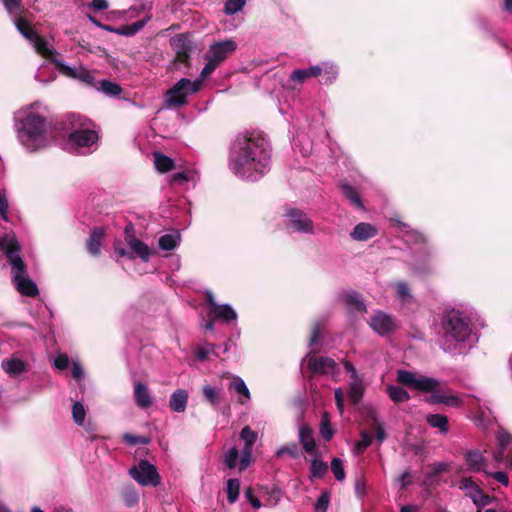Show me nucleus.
I'll list each match as a JSON object with an SVG mask.
<instances>
[{
	"label": "nucleus",
	"mask_w": 512,
	"mask_h": 512,
	"mask_svg": "<svg viewBox=\"0 0 512 512\" xmlns=\"http://www.w3.org/2000/svg\"><path fill=\"white\" fill-rule=\"evenodd\" d=\"M271 148L262 132L245 131L239 133L230 147L229 164L238 176L257 180L269 168Z\"/></svg>",
	"instance_id": "1"
},
{
	"label": "nucleus",
	"mask_w": 512,
	"mask_h": 512,
	"mask_svg": "<svg viewBox=\"0 0 512 512\" xmlns=\"http://www.w3.org/2000/svg\"><path fill=\"white\" fill-rule=\"evenodd\" d=\"M397 381L403 386L424 393H430L425 400L430 404H443L450 407H458L463 404V400L456 394L443 391L440 388V382L431 377L419 376L407 370L397 371Z\"/></svg>",
	"instance_id": "2"
},
{
	"label": "nucleus",
	"mask_w": 512,
	"mask_h": 512,
	"mask_svg": "<svg viewBox=\"0 0 512 512\" xmlns=\"http://www.w3.org/2000/svg\"><path fill=\"white\" fill-rule=\"evenodd\" d=\"M17 138L29 151L38 150L44 143L48 125L44 116L30 112L15 122Z\"/></svg>",
	"instance_id": "3"
},
{
	"label": "nucleus",
	"mask_w": 512,
	"mask_h": 512,
	"mask_svg": "<svg viewBox=\"0 0 512 512\" xmlns=\"http://www.w3.org/2000/svg\"><path fill=\"white\" fill-rule=\"evenodd\" d=\"M443 337L446 340L457 342L465 341L471 334V322L462 313L451 310L443 314L441 318Z\"/></svg>",
	"instance_id": "4"
},
{
	"label": "nucleus",
	"mask_w": 512,
	"mask_h": 512,
	"mask_svg": "<svg viewBox=\"0 0 512 512\" xmlns=\"http://www.w3.org/2000/svg\"><path fill=\"white\" fill-rule=\"evenodd\" d=\"M236 49L237 43L232 39L213 43L205 54L207 63L200 73L201 78L205 79L210 76Z\"/></svg>",
	"instance_id": "5"
},
{
	"label": "nucleus",
	"mask_w": 512,
	"mask_h": 512,
	"mask_svg": "<svg viewBox=\"0 0 512 512\" xmlns=\"http://www.w3.org/2000/svg\"><path fill=\"white\" fill-rule=\"evenodd\" d=\"M66 126L67 142L75 148L91 147L98 140V134L94 130L84 128L83 123L75 120V116L68 118Z\"/></svg>",
	"instance_id": "6"
},
{
	"label": "nucleus",
	"mask_w": 512,
	"mask_h": 512,
	"mask_svg": "<svg viewBox=\"0 0 512 512\" xmlns=\"http://www.w3.org/2000/svg\"><path fill=\"white\" fill-rule=\"evenodd\" d=\"M0 250L3 252L7 262L11 266L12 277L27 271V266L20 255L22 247L16 237H10L9 235L1 237Z\"/></svg>",
	"instance_id": "7"
},
{
	"label": "nucleus",
	"mask_w": 512,
	"mask_h": 512,
	"mask_svg": "<svg viewBox=\"0 0 512 512\" xmlns=\"http://www.w3.org/2000/svg\"><path fill=\"white\" fill-rule=\"evenodd\" d=\"M170 45L175 52V57L170 64V70H178L179 64L185 67H191V54L193 52V43L187 34H177L170 40Z\"/></svg>",
	"instance_id": "8"
},
{
	"label": "nucleus",
	"mask_w": 512,
	"mask_h": 512,
	"mask_svg": "<svg viewBox=\"0 0 512 512\" xmlns=\"http://www.w3.org/2000/svg\"><path fill=\"white\" fill-rule=\"evenodd\" d=\"M33 44L36 52L48 60L50 63L54 64L56 69L65 76H75V71L73 68L65 65L58 57L59 53L53 48H49L47 45V41L44 37L39 34L30 41Z\"/></svg>",
	"instance_id": "9"
},
{
	"label": "nucleus",
	"mask_w": 512,
	"mask_h": 512,
	"mask_svg": "<svg viewBox=\"0 0 512 512\" xmlns=\"http://www.w3.org/2000/svg\"><path fill=\"white\" fill-rule=\"evenodd\" d=\"M130 476L142 486H158L160 476L154 465L146 460H141L137 466L129 470Z\"/></svg>",
	"instance_id": "10"
},
{
	"label": "nucleus",
	"mask_w": 512,
	"mask_h": 512,
	"mask_svg": "<svg viewBox=\"0 0 512 512\" xmlns=\"http://www.w3.org/2000/svg\"><path fill=\"white\" fill-rule=\"evenodd\" d=\"M285 216L288 218L285 222L287 229L305 234L314 233V223L304 211L297 208H289Z\"/></svg>",
	"instance_id": "11"
},
{
	"label": "nucleus",
	"mask_w": 512,
	"mask_h": 512,
	"mask_svg": "<svg viewBox=\"0 0 512 512\" xmlns=\"http://www.w3.org/2000/svg\"><path fill=\"white\" fill-rule=\"evenodd\" d=\"M124 239L130 252H133L134 259L140 258L143 262H148L152 255V250L143 241L135 236V230L131 223L126 225L124 229Z\"/></svg>",
	"instance_id": "12"
},
{
	"label": "nucleus",
	"mask_w": 512,
	"mask_h": 512,
	"mask_svg": "<svg viewBox=\"0 0 512 512\" xmlns=\"http://www.w3.org/2000/svg\"><path fill=\"white\" fill-rule=\"evenodd\" d=\"M240 438L244 441V447L241 449L240 471H245L252 461L253 445L255 444L257 432L245 426L240 432Z\"/></svg>",
	"instance_id": "13"
},
{
	"label": "nucleus",
	"mask_w": 512,
	"mask_h": 512,
	"mask_svg": "<svg viewBox=\"0 0 512 512\" xmlns=\"http://www.w3.org/2000/svg\"><path fill=\"white\" fill-rule=\"evenodd\" d=\"M189 84V79L182 78L172 88L167 90L165 101L169 107H180L186 104L189 94L187 86Z\"/></svg>",
	"instance_id": "14"
},
{
	"label": "nucleus",
	"mask_w": 512,
	"mask_h": 512,
	"mask_svg": "<svg viewBox=\"0 0 512 512\" xmlns=\"http://www.w3.org/2000/svg\"><path fill=\"white\" fill-rule=\"evenodd\" d=\"M307 367L312 374L326 375L333 373L337 367V363L331 357L307 355Z\"/></svg>",
	"instance_id": "15"
},
{
	"label": "nucleus",
	"mask_w": 512,
	"mask_h": 512,
	"mask_svg": "<svg viewBox=\"0 0 512 512\" xmlns=\"http://www.w3.org/2000/svg\"><path fill=\"white\" fill-rule=\"evenodd\" d=\"M460 487L466 491V494L478 507H484L491 501V497L485 494L483 490L471 478L461 479Z\"/></svg>",
	"instance_id": "16"
},
{
	"label": "nucleus",
	"mask_w": 512,
	"mask_h": 512,
	"mask_svg": "<svg viewBox=\"0 0 512 512\" xmlns=\"http://www.w3.org/2000/svg\"><path fill=\"white\" fill-rule=\"evenodd\" d=\"M498 442V450L494 453L493 458L497 463L507 462L512 453V435L506 430L499 429L496 434Z\"/></svg>",
	"instance_id": "17"
},
{
	"label": "nucleus",
	"mask_w": 512,
	"mask_h": 512,
	"mask_svg": "<svg viewBox=\"0 0 512 512\" xmlns=\"http://www.w3.org/2000/svg\"><path fill=\"white\" fill-rule=\"evenodd\" d=\"M12 283L23 296L36 297L39 294L36 283L29 277L27 271L12 277Z\"/></svg>",
	"instance_id": "18"
},
{
	"label": "nucleus",
	"mask_w": 512,
	"mask_h": 512,
	"mask_svg": "<svg viewBox=\"0 0 512 512\" xmlns=\"http://www.w3.org/2000/svg\"><path fill=\"white\" fill-rule=\"evenodd\" d=\"M370 326L381 336L389 335L396 327L394 319L383 312H378L371 318Z\"/></svg>",
	"instance_id": "19"
},
{
	"label": "nucleus",
	"mask_w": 512,
	"mask_h": 512,
	"mask_svg": "<svg viewBox=\"0 0 512 512\" xmlns=\"http://www.w3.org/2000/svg\"><path fill=\"white\" fill-rule=\"evenodd\" d=\"M299 442L302 448L311 456H317L318 449L313 430L307 425H301L298 431Z\"/></svg>",
	"instance_id": "20"
},
{
	"label": "nucleus",
	"mask_w": 512,
	"mask_h": 512,
	"mask_svg": "<svg viewBox=\"0 0 512 512\" xmlns=\"http://www.w3.org/2000/svg\"><path fill=\"white\" fill-rule=\"evenodd\" d=\"M105 236L103 227H94L91 229L90 236L86 241V248L90 255L98 256L101 253V245Z\"/></svg>",
	"instance_id": "21"
},
{
	"label": "nucleus",
	"mask_w": 512,
	"mask_h": 512,
	"mask_svg": "<svg viewBox=\"0 0 512 512\" xmlns=\"http://www.w3.org/2000/svg\"><path fill=\"white\" fill-rule=\"evenodd\" d=\"M377 234V229L370 223H358L350 233V236L356 241H367Z\"/></svg>",
	"instance_id": "22"
},
{
	"label": "nucleus",
	"mask_w": 512,
	"mask_h": 512,
	"mask_svg": "<svg viewBox=\"0 0 512 512\" xmlns=\"http://www.w3.org/2000/svg\"><path fill=\"white\" fill-rule=\"evenodd\" d=\"M466 463L469 469L473 472L487 473L486 463L482 453L478 450H470L465 456Z\"/></svg>",
	"instance_id": "23"
},
{
	"label": "nucleus",
	"mask_w": 512,
	"mask_h": 512,
	"mask_svg": "<svg viewBox=\"0 0 512 512\" xmlns=\"http://www.w3.org/2000/svg\"><path fill=\"white\" fill-rule=\"evenodd\" d=\"M134 398L139 407L148 408L152 405V397L146 384L136 382L134 385Z\"/></svg>",
	"instance_id": "24"
},
{
	"label": "nucleus",
	"mask_w": 512,
	"mask_h": 512,
	"mask_svg": "<svg viewBox=\"0 0 512 512\" xmlns=\"http://www.w3.org/2000/svg\"><path fill=\"white\" fill-rule=\"evenodd\" d=\"M188 402V393L186 390L178 389L170 397L169 406L176 413L185 411Z\"/></svg>",
	"instance_id": "25"
},
{
	"label": "nucleus",
	"mask_w": 512,
	"mask_h": 512,
	"mask_svg": "<svg viewBox=\"0 0 512 512\" xmlns=\"http://www.w3.org/2000/svg\"><path fill=\"white\" fill-rule=\"evenodd\" d=\"M2 369L10 376H18L26 371V364L19 358L6 359L1 362Z\"/></svg>",
	"instance_id": "26"
},
{
	"label": "nucleus",
	"mask_w": 512,
	"mask_h": 512,
	"mask_svg": "<svg viewBox=\"0 0 512 512\" xmlns=\"http://www.w3.org/2000/svg\"><path fill=\"white\" fill-rule=\"evenodd\" d=\"M155 168L161 173H167L175 168V162L172 158L157 151L153 153Z\"/></svg>",
	"instance_id": "27"
},
{
	"label": "nucleus",
	"mask_w": 512,
	"mask_h": 512,
	"mask_svg": "<svg viewBox=\"0 0 512 512\" xmlns=\"http://www.w3.org/2000/svg\"><path fill=\"white\" fill-rule=\"evenodd\" d=\"M320 75H321V69L318 68V65H316V66H311L308 69H296V70H294L291 73V75H290V79L292 81H295V82H298V83H303L308 78L317 77V76H320Z\"/></svg>",
	"instance_id": "28"
},
{
	"label": "nucleus",
	"mask_w": 512,
	"mask_h": 512,
	"mask_svg": "<svg viewBox=\"0 0 512 512\" xmlns=\"http://www.w3.org/2000/svg\"><path fill=\"white\" fill-rule=\"evenodd\" d=\"M241 451L236 446L229 448L223 456V464L228 469H238L240 471Z\"/></svg>",
	"instance_id": "29"
},
{
	"label": "nucleus",
	"mask_w": 512,
	"mask_h": 512,
	"mask_svg": "<svg viewBox=\"0 0 512 512\" xmlns=\"http://www.w3.org/2000/svg\"><path fill=\"white\" fill-rule=\"evenodd\" d=\"M215 309L212 313H209V317H214L216 319H223L226 322H230L237 318L236 312L232 309L231 306L225 305H214Z\"/></svg>",
	"instance_id": "30"
},
{
	"label": "nucleus",
	"mask_w": 512,
	"mask_h": 512,
	"mask_svg": "<svg viewBox=\"0 0 512 512\" xmlns=\"http://www.w3.org/2000/svg\"><path fill=\"white\" fill-rule=\"evenodd\" d=\"M204 400L211 405H219L222 400V391L211 385H205L202 388Z\"/></svg>",
	"instance_id": "31"
},
{
	"label": "nucleus",
	"mask_w": 512,
	"mask_h": 512,
	"mask_svg": "<svg viewBox=\"0 0 512 512\" xmlns=\"http://www.w3.org/2000/svg\"><path fill=\"white\" fill-rule=\"evenodd\" d=\"M228 390L230 392H235L241 396H243L246 400L250 399V391L247 388L245 382L242 378L238 376H233L231 382L228 385Z\"/></svg>",
	"instance_id": "32"
},
{
	"label": "nucleus",
	"mask_w": 512,
	"mask_h": 512,
	"mask_svg": "<svg viewBox=\"0 0 512 512\" xmlns=\"http://www.w3.org/2000/svg\"><path fill=\"white\" fill-rule=\"evenodd\" d=\"M341 190H342V193L343 195L345 196V198H347L352 205H354L355 207L361 209L363 208V203H362V200H361V197L359 195V193L357 192V190L347 184V183H343L341 185Z\"/></svg>",
	"instance_id": "33"
},
{
	"label": "nucleus",
	"mask_w": 512,
	"mask_h": 512,
	"mask_svg": "<svg viewBox=\"0 0 512 512\" xmlns=\"http://www.w3.org/2000/svg\"><path fill=\"white\" fill-rule=\"evenodd\" d=\"M15 25L21 35L29 41L38 35V33L32 28L31 24L23 17L17 18Z\"/></svg>",
	"instance_id": "34"
},
{
	"label": "nucleus",
	"mask_w": 512,
	"mask_h": 512,
	"mask_svg": "<svg viewBox=\"0 0 512 512\" xmlns=\"http://www.w3.org/2000/svg\"><path fill=\"white\" fill-rule=\"evenodd\" d=\"M328 470V465L322 461L318 455L312 456L311 467H310V477L311 478H321Z\"/></svg>",
	"instance_id": "35"
},
{
	"label": "nucleus",
	"mask_w": 512,
	"mask_h": 512,
	"mask_svg": "<svg viewBox=\"0 0 512 512\" xmlns=\"http://www.w3.org/2000/svg\"><path fill=\"white\" fill-rule=\"evenodd\" d=\"M227 500L230 504L235 503L239 498L240 481L236 478H230L226 482Z\"/></svg>",
	"instance_id": "36"
},
{
	"label": "nucleus",
	"mask_w": 512,
	"mask_h": 512,
	"mask_svg": "<svg viewBox=\"0 0 512 512\" xmlns=\"http://www.w3.org/2000/svg\"><path fill=\"white\" fill-rule=\"evenodd\" d=\"M345 304L349 306L352 310L366 313L367 309L363 301L360 299L359 294L357 292L348 293L345 296Z\"/></svg>",
	"instance_id": "37"
},
{
	"label": "nucleus",
	"mask_w": 512,
	"mask_h": 512,
	"mask_svg": "<svg viewBox=\"0 0 512 512\" xmlns=\"http://www.w3.org/2000/svg\"><path fill=\"white\" fill-rule=\"evenodd\" d=\"M363 393H364V387H363L362 380L360 378L351 380L350 389H349L350 401L353 404H357L361 400Z\"/></svg>",
	"instance_id": "38"
},
{
	"label": "nucleus",
	"mask_w": 512,
	"mask_h": 512,
	"mask_svg": "<svg viewBox=\"0 0 512 512\" xmlns=\"http://www.w3.org/2000/svg\"><path fill=\"white\" fill-rule=\"evenodd\" d=\"M318 68L321 69V74H324L323 80L325 84H331L336 80L338 76L337 66L325 62L318 65Z\"/></svg>",
	"instance_id": "39"
},
{
	"label": "nucleus",
	"mask_w": 512,
	"mask_h": 512,
	"mask_svg": "<svg viewBox=\"0 0 512 512\" xmlns=\"http://www.w3.org/2000/svg\"><path fill=\"white\" fill-rule=\"evenodd\" d=\"M396 296L403 303L407 304L413 300V296L410 293L409 286L404 281H399L395 284Z\"/></svg>",
	"instance_id": "40"
},
{
	"label": "nucleus",
	"mask_w": 512,
	"mask_h": 512,
	"mask_svg": "<svg viewBox=\"0 0 512 512\" xmlns=\"http://www.w3.org/2000/svg\"><path fill=\"white\" fill-rule=\"evenodd\" d=\"M178 244V237L172 234H164L158 239L159 248L164 251H172Z\"/></svg>",
	"instance_id": "41"
},
{
	"label": "nucleus",
	"mask_w": 512,
	"mask_h": 512,
	"mask_svg": "<svg viewBox=\"0 0 512 512\" xmlns=\"http://www.w3.org/2000/svg\"><path fill=\"white\" fill-rule=\"evenodd\" d=\"M387 392L389 397L396 403L404 402L409 399L408 392L400 386H389Z\"/></svg>",
	"instance_id": "42"
},
{
	"label": "nucleus",
	"mask_w": 512,
	"mask_h": 512,
	"mask_svg": "<svg viewBox=\"0 0 512 512\" xmlns=\"http://www.w3.org/2000/svg\"><path fill=\"white\" fill-rule=\"evenodd\" d=\"M277 458H281L284 455H288L292 458H297L299 456V448L295 442L288 443L279 447L275 453Z\"/></svg>",
	"instance_id": "43"
},
{
	"label": "nucleus",
	"mask_w": 512,
	"mask_h": 512,
	"mask_svg": "<svg viewBox=\"0 0 512 512\" xmlns=\"http://www.w3.org/2000/svg\"><path fill=\"white\" fill-rule=\"evenodd\" d=\"M99 86L100 90L109 96H118L122 92V88L119 84L109 80L100 81Z\"/></svg>",
	"instance_id": "44"
},
{
	"label": "nucleus",
	"mask_w": 512,
	"mask_h": 512,
	"mask_svg": "<svg viewBox=\"0 0 512 512\" xmlns=\"http://www.w3.org/2000/svg\"><path fill=\"white\" fill-rule=\"evenodd\" d=\"M75 423L80 426V427H83L84 430L88 433V435L94 439L96 437V434L94 433L95 431V425L93 424L92 422V419L91 418H73Z\"/></svg>",
	"instance_id": "45"
},
{
	"label": "nucleus",
	"mask_w": 512,
	"mask_h": 512,
	"mask_svg": "<svg viewBox=\"0 0 512 512\" xmlns=\"http://www.w3.org/2000/svg\"><path fill=\"white\" fill-rule=\"evenodd\" d=\"M331 470L338 481L345 479L343 462L339 458H333L331 461Z\"/></svg>",
	"instance_id": "46"
},
{
	"label": "nucleus",
	"mask_w": 512,
	"mask_h": 512,
	"mask_svg": "<svg viewBox=\"0 0 512 512\" xmlns=\"http://www.w3.org/2000/svg\"><path fill=\"white\" fill-rule=\"evenodd\" d=\"M123 500L127 507H133L137 505L139 497L133 488H126L123 492Z\"/></svg>",
	"instance_id": "47"
},
{
	"label": "nucleus",
	"mask_w": 512,
	"mask_h": 512,
	"mask_svg": "<svg viewBox=\"0 0 512 512\" xmlns=\"http://www.w3.org/2000/svg\"><path fill=\"white\" fill-rule=\"evenodd\" d=\"M245 5V0H227L224 11L227 15H232L240 11Z\"/></svg>",
	"instance_id": "48"
},
{
	"label": "nucleus",
	"mask_w": 512,
	"mask_h": 512,
	"mask_svg": "<svg viewBox=\"0 0 512 512\" xmlns=\"http://www.w3.org/2000/svg\"><path fill=\"white\" fill-rule=\"evenodd\" d=\"M330 495L328 492H324L316 500L314 504V512H326L329 506Z\"/></svg>",
	"instance_id": "49"
},
{
	"label": "nucleus",
	"mask_w": 512,
	"mask_h": 512,
	"mask_svg": "<svg viewBox=\"0 0 512 512\" xmlns=\"http://www.w3.org/2000/svg\"><path fill=\"white\" fill-rule=\"evenodd\" d=\"M429 425L439 429L442 434L448 432V418H427Z\"/></svg>",
	"instance_id": "50"
},
{
	"label": "nucleus",
	"mask_w": 512,
	"mask_h": 512,
	"mask_svg": "<svg viewBox=\"0 0 512 512\" xmlns=\"http://www.w3.org/2000/svg\"><path fill=\"white\" fill-rule=\"evenodd\" d=\"M320 435L326 440L330 441L334 435V430L329 422V418H323L320 424Z\"/></svg>",
	"instance_id": "51"
},
{
	"label": "nucleus",
	"mask_w": 512,
	"mask_h": 512,
	"mask_svg": "<svg viewBox=\"0 0 512 512\" xmlns=\"http://www.w3.org/2000/svg\"><path fill=\"white\" fill-rule=\"evenodd\" d=\"M113 248H114V251L115 253L119 256V257H122V258H128L129 260H134V255H133V252H130L128 250H126L121 241L119 240H116L114 243H113Z\"/></svg>",
	"instance_id": "52"
},
{
	"label": "nucleus",
	"mask_w": 512,
	"mask_h": 512,
	"mask_svg": "<svg viewBox=\"0 0 512 512\" xmlns=\"http://www.w3.org/2000/svg\"><path fill=\"white\" fill-rule=\"evenodd\" d=\"M322 326L321 323L315 322L311 327V334L309 338V346L315 345L321 337Z\"/></svg>",
	"instance_id": "53"
},
{
	"label": "nucleus",
	"mask_w": 512,
	"mask_h": 512,
	"mask_svg": "<svg viewBox=\"0 0 512 512\" xmlns=\"http://www.w3.org/2000/svg\"><path fill=\"white\" fill-rule=\"evenodd\" d=\"M124 440L131 444V445H136V444H148L150 439L148 437H145V436H135V435H132V434H124L123 436Z\"/></svg>",
	"instance_id": "54"
},
{
	"label": "nucleus",
	"mask_w": 512,
	"mask_h": 512,
	"mask_svg": "<svg viewBox=\"0 0 512 512\" xmlns=\"http://www.w3.org/2000/svg\"><path fill=\"white\" fill-rule=\"evenodd\" d=\"M372 442V438L366 431L361 432V440L357 442L356 449L358 452L364 451Z\"/></svg>",
	"instance_id": "55"
},
{
	"label": "nucleus",
	"mask_w": 512,
	"mask_h": 512,
	"mask_svg": "<svg viewBox=\"0 0 512 512\" xmlns=\"http://www.w3.org/2000/svg\"><path fill=\"white\" fill-rule=\"evenodd\" d=\"M8 200L6 198V195L0 191V215L3 220H8Z\"/></svg>",
	"instance_id": "56"
},
{
	"label": "nucleus",
	"mask_w": 512,
	"mask_h": 512,
	"mask_svg": "<svg viewBox=\"0 0 512 512\" xmlns=\"http://www.w3.org/2000/svg\"><path fill=\"white\" fill-rule=\"evenodd\" d=\"M487 475L491 476L492 478H494L496 481H498L499 483H501L502 485L504 486H508L509 485V479H508V476L505 472L503 471H497V472H488L486 473Z\"/></svg>",
	"instance_id": "57"
},
{
	"label": "nucleus",
	"mask_w": 512,
	"mask_h": 512,
	"mask_svg": "<svg viewBox=\"0 0 512 512\" xmlns=\"http://www.w3.org/2000/svg\"><path fill=\"white\" fill-rule=\"evenodd\" d=\"M73 70L75 71V76H70L71 78H78L86 83H92L94 77L88 70L82 68L79 72L76 69Z\"/></svg>",
	"instance_id": "58"
},
{
	"label": "nucleus",
	"mask_w": 512,
	"mask_h": 512,
	"mask_svg": "<svg viewBox=\"0 0 512 512\" xmlns=\"http://www.w3.org/2000/svg\"><path fill=\"white\" fill-rule=\"evenodd\" d=\"M54 365L59 370H65L69 365V357L66 354H59L54 360Z\"/></svg>",
	"instance_id": "59"
},
{
	"label": "nucleus",
	"mask_w": 512,
	"mask_h": 512,
	"mask_svg": "<svg viewBox=\"0 0 512 512\" xmlns=\"http://www.w3.org/2000/svg\"><path fill=\"white\" fill-rule=\"evenodd\" d=\"M152 18V15L151 14H148L145 18L141 19V20H138L132 24H130L131 26V30L133 32V34L135 35L136 33H138L140 30H142L144 28V26L146 25V23Z\"/></svg>",
	"instance_id": "60"
},
{
	"label": "nucleus",
	"mask_w": 512,
	"mask_h": 512,
	"mask_svg": "<svg viewBox=\"0 0 512 512\" xmlns=\"http://www.w3.org/2000/svg\"><path fill=\"white\" fill-rule=\"evenodd\" d=\"M2 2L9 12L18 11L22 8L21 0H2Z\"/></svg>",
	"instance_id": "61"
},
{
	"label": "nucleus",
	"mask_w": 512,
	"mask_h": 512,
	"mask_svg": "<svg viewBox=\"0 0 512 512\" xmlns=\"http://www.w3.org/2000/svg\"><path fill=\"white\" fill-rule=\"evenodd\" d=\"M245 497L250 502L251 506L254 509H259L261 507L262 504H261L260 500L254 496V494L250 488L245 490Z\"/></svg>",
	"instance_id": "62"
},
{
	"label": "nucleus",
	"mask_w": 512,
	"mask_h": 512,
	"mask_svg": "<svg viewBox=\"0 0 512 512\" xmlns=\"http://www.w3.org/2000/svg\"><path fill=\"white\" fill-rule=\"evenodd\" d=\"M343 366L346 372L349 373L351 380L359 379L358 373L350 361L344 360Z\"/></svg>",
	"instance_id": "63"
},
{
	"label": "nucleus",
	"mask_w": 512,
	"mask_h": 512,
	"mask_svg": "<svg viewBox=\"0 0 512 512\" xmlns=\"http://www.w3.org/2000/svg\"><path fill=\"white\" fill-rule=\"evenodd\" d=\"M89 7L95 11L105 10L108 8L107 0H92Z\"/></svg>",
	"instance_id": "64"
}]
</instances>
